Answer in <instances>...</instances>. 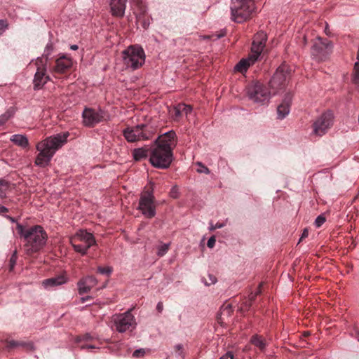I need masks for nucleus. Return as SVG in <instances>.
I'll return each mask as SVG.
<instances>
[{
	"mask_svg": "<svg viewBox=\"0 0 359 359\" xmlns=\"http://www.w3.org/2000/svg\"><path fill=\"white\" fill-rule=\"evenodd\" d=\"M69 136V132H64L38 142L36 148L39 153L34 161L35 165L40 168L48 166L56 151L67 142Z\"/></svg>",
	"mask_w": 359,
	"mask_h": 359,
	"instance_id": "1",
	"label": "nucleus"
},
{
	"mask_svg": "<svg viewBox=\"0 0 359 359\" xmlns=\"http://www.w3.org/2000/svg\"><path fill=\"white\" fill-rule=\"evenodd\" d=\"M16 230L24 240V248L28 255L39 252L46 244L48 235L41 225L26 227L17 223Z\"/></svg>",
	"mask_w": 359,
	"mask_h": 359,
	"instance_id": "2",
	"label": "nucleus"
},
{
	"mask_svg": "<svg viewBox=\"0 0 359 359\" xmlns=\"http://www.w3.org/2000/svg\"><path fill=\"white\" fill-rule=\"evenodd\" d=\"M122 59L126 69L135 71L144 64L146 55L141 46L130 45L122 51Z\"/></svg>",
	"mask_w": 359,
	"mask_h": 359,
	"instance_id": "3",
	"label": "nucleus"
},
{
	"mask_svg": "<svg viewBox=\"0 0 359 359\" xmlns=\"http://www.w3.org/2000/svg\"><path fill=\"white\" fill-rule=\"evenodd\" d=\"M255 8V4L252 0H236L231 6V18L237 23H242L252 17Z\"/></svg>",
	"mask_w": 359,
	"mask_h": 359,
	"instance_id": "4",
	"label": "nucleus"
},
{
	"mask_svg": "<svg viewBox=\"0 0 359 359\" xmlns=\"http://www.w3.org/2000/svg\"><path fill=\"white\" fill-rule=\"evenodd\" d=\"M70 243L74 251L85 255L88 249L97 245L93 234L85 229H80L70 238Z\"/></svg>",
	"mask_w": 359,
	"mask_h": 359,
	"instance_id": "5",
	"label": "nucleus"
},
{
	"mask_svg": "<svg viewBox=\"0 0 359 359\" xmlns=\"http://www.w3.org/2000/svg\"><path fill=\"white\" fill-rule=\"evenodd\" d=\"M173 161V151L154 144L149 153V163L158 169H167Z\"/></svg>",
	"mask_w": 359,
	"mask_h": 359,
	"instance_id": "6",
	"label": "nucleus"
},
{
	"mask_svg": "<svg viewBox=\"0 0 359 359\" xmlns=\"http://www.w3.org/2000/svg\"><path fill=\"white\" fill-rule=\"evenodd\" d=\"M291 75L292 69L285 63H283L276 69L269 83L273 94H276L279 90L285 88L291 78Z\"/></svg>",
	"mask_w": 359,
	"mask_h": 359,
	"instance_id": "7",
	"label": "nucleus"
},
{
	"mask_svg": "<svg viewBox=\"0 0 359 359\" xmlns=\"http://www.w3.org/2000/svg\"><path fill=\"white\" fill-rule=\"evenodd\" d=\"M137 209L147 219H151L156 216V201L152 188L141 194Z\"/></svg>",
	"mask_w": 359,
	"mask_h": 359,
	"instance_id": "8",
	"label": "nucleus"
},
{
	"mask_svg": "<svg viewBox=\"0 0 359 359\" xmlns=\"http://www.w3.org/2000/svg\"><path fill=\"white\" fill-rule=\"evenodd\" d=\"M247 94L250 100L260 105L267 104L271 93L261 82L252 81L247 87Z\"/></svg>",
	"mask_w": 359,
	"mask_h": 359,
	"instance_id": "9",
	"label": "nucleus"
},
{
	"mask_svg": "<svg viewBox=\"0 0 359 359\" xmlns=\"http://www.w3.org/2000/svg\"><path fill=\"white\" fill-rule=\"evenodd\" d=\"M109 117L108 112L100 107H85L82 112L83 124L88 128H93L102 122L107 121Z\"/></svg>",
	"mask_w": 359,
	"mask_h": 359,
	"instance_id": "10",
	"label": "nucleus"
},
{
	"mask_svg": "<svg viewBox=\"0 0 359 359\" xmlns=\"http://www.w3.org/2000/svg\"><path fill=\"white\" fill-rule=\"evenodd\" d=\"M154 131L145 124L127 127L123 130V135L128 142L147 140L153 137Z\"/></svg>",
	"mask_w": 359,
	"mask_h": 359,
	"instance_id": "11",
	"label": "nucleus"
},
{
	"mask_svg": "<svg viewBox=\"0 0 359 359\" xmlns=\"http://www.w3.org/2000/svg\"><path fill=\"white\" fill-rule=\"evenodd\" d=\"M112 322L116 330L120 333H123L130 329H134L137 325L131 309L122 313L114 315Z\"/></svg>",
	"mask_w": 359,
	"mask_h": 359,
	"instance_id": "12",
	"label": "nucleus"
},
{
	"mask_svg": "<svg viewBox=\"0 0 359 359\" xmlns=\"http://www.w3.org/2000/svg\"><path fill=\"white\" fill-rule=\"evenodd\" d=\"M333 121L332 111L330 110L325 111L313 122V133L320 137L324 135L333 125Z\"/></svg>",
	"mask_w": 359,
	"mask_h": 359,
	"instance_id": "13",
	"label": "nucleus"
},
{
	"mask_svg": "<svg viewBox=\"0 0 359 359\" xmlns=\"http://www.w3.org/2000/svg\"><path fill=\"white\" fill-rule=\"evenodd\" d=\"M332 43L327 39L318 37L311 47V55L319 61L325 60L331 53Z\"/></svg>",
	"mask_w": 359,
	"mask_h": 359,
	"instance_id": "14",
	"label": "nucleus"
},
{
	"mask_svg": "<svg viewBox=\"0 0 359 359\" xmlns=\"http://www.w3.org/2000/svg\"><path fill=\"white\" fill-rule=\"evenodd\" d=\"M35 65L36 72L33 80L34 89L39 90L50 80V76L47 74L46 64L43 63V58H38Z\"/></svg>",
	"mask_w": 359,
	"mask_h": 359,
	"instance_id": "15",
	"label": "nucleus"
},
{
	"mask_svg": "<svg viewBox=\"0 0 359 359\" xmlns=\"http://www.w3.org/2000/svg\"><path fill=\"white\" fill-rule=\"evenodd\" d=\"M267 40V36L265 32H257L254 38L251 46V53L249 55L254 60L257 61L262 53Z\"/></svg>",
	"mask_w": 359,
	"mask_h": 359,
	"instance_id": "16",
	"label": "nucleus"
},
{
	"mask_svg": "<svg viewBox=\"0 0 359 359\" xmlns=\"http://www.w3.org/2000/svg\"><path fill=\"white\" fill-rule=\"evenodd\" d=\"M176 133L174 130H170L159 136L154 142V144L159 147L170 149L172 151L177 144Z\"/></svg>",
	"mask_w": 359,
	"mask_h": 359,
	"instance_id": "17",
	"label": "nucleus"
},
{
	"mask_svg": "<svg viewBox=\"0 0 359 359\" xmlns=\"http://www.w3.org/2000/svg\"><path fill=\"white\" fill-rule=\"evenodd\" d=\"M73 65L72 59L65 54L61 55L55 62V65L51 68L54 74H65Z\"/></svg>",
	"mask_w": 359,
	"mask_h": 359,
	"instance_id": "18",
	"label": "nucleus"
},
{
	"mask_svg": "<svg viewBox=\"0 0 359 359\" xmlns=\"http://www.w3.org/2000/svg\"><path fill=\"white\" fill-rule=\"evenodd\" d=\"M137 3V11L135 13L137 23L144 29H147L150 25V18L147 15V9L142 0H133Z\"/></svg>",
	"mask_w": 359,
	"mask_h": 359,
	"instance_id": "19",
	"label": "nucleus"
},
{
	"mask_svg": "<svg viewBox=\"0 0 359 359\" xmlns=\"http://www.w3.org/2000/svg\"><path fill=\"white\" fill-rule=\"evenodd\" d=\"M97 283V279L93 276H88L80 279L77 283L79 294L82 295L89 292Z\"/></svg>",
	"mask_w": 359,
	"mask_h": 359,
	"instance_id": "20",
	"label": "nucleus"
},
{
	"mask_svg": "<svg viewBox=\"0 0 359 359\" xmlns=\"http://www.w3.org/2000/svg\"><path fill=\"white\" fill-rule=\"evenodd\" d=\"M292 96L290 93L285 95L282 102L277 107L278 118L283 119L290 113Z\"/></svg>",
	"mask_w": 359,
	"mask_h": 359,
	"instance_id": "21",
	"label": "nucleus"
},
{
	"mask_svg": "<svg viewBox=\"0 0 359 359\" xmlns=\"http://www.w3.org/2000/svg\"><path fill=\"white\" fill-rule=\"evenodd\" d=\"M67 278L64 275H59L55 277L47 278L43 280L42 285L46 290H50L55 287L66 283Z\"/></svg>",
	"mask_w": 359,
	"mask_h": 359,
	"instance_id": "22",
	"label": "nucleus"
},
{
	"mask_svg": "<svg viewBox=\"0 0 359 359\" xmlns=\"http://www.w3.org/2000/svg\"><path fill=\"white\" fill-rule=\"evenodd\" d=\"M127 0H111L110 8L111 14L116 17H122L125 13Z\"/></svg>",
	"mask_w": 359,
	"mask_h": 359,
	"instance_id": "23",
	"label": "nucleus"
},
{
	"mask_svg": "<svg viewBox=\"0 0 359 359\" xmlns=\"http://www.w3.org/2000/svg\"><path fill=\"white\" fill-rule=\"evenodd\" d=\"M256 62L251 57L248 55L246 58L241 59L234 67V71L244 74L248 68Z\"/></svg>",
	"mask_w": 359,
	"mask_h": 359,
	"instance_id": "24",
	"label": "nucleus"
},
{
	"mask_svg": "<svg viewBox=\"0 0 359 359\" xmlns=\"http://www.w3.org/2000/svg\"><path fill=\"white\" fill-rule=\"evenodd\" d=\"M250 344L254 345L260 352H264L267 346L266 339L257 334H253L250 339Z\"/></svg>",
	"mask_w": 359,
	"mask_h": 359,
	"instance_id": "25",
	"label": "nucleus"
},
{
	"mask_svg": "<svg viewBox=\"0 0 359 359\" xmlns=\"http://www.w3.org/2000/svg\"><path fill=\"white\" fill-rule=\"evenodd\" d=\"M6 348L8 350L13 349L18 347H24L27 349H32L33 344L31 342H25L22 341H15L13 339H6Z\"/></svg>",
	"mask_w": 359,
	"mask_h": 359,
	"instance_id": "26",
	"label": "nucleus"
},
{
	"mask_svg": "<svg viewBox=\"0 0 359 359\" xmlns=\"http://www.w3.org/2000/svg\"><path fill=\"white\" fill-rule=\"evenodd\" d=\"M149 154V149L145 147L134 149L132 155L135 161H140L146 158Z\"/></svg>",
	"mask_w": 359,
	"mask_h": 359,
	"instance_id": "27",
	"label": "nucleus"
},
{
	"mask_svg": "<svg viewBox=\"0 0 359 359\" xmlns=\"http://www.w3.org/2000/svg\"><path fill=\"white\" fill-rule=\"evenodd\" d=\"M11 141L13 142L14 144L20 146L23 148H26L29 145V142L27 138L22 135H13L11 137Z\"/></svg>",
	"mask_w": 359,
	"mask_h": 359,
	"instance_id": "28",
	"label": "nucleus"
},
{
	"mask_svg": "<svg viewBox=\"0 0 359 359\" xmlns=\"http://www.w3.org/2000/svg\"><path fill=\"white\" fill-rule=\"evenodd\" d=\"M184 103H179L175 105L170 112L172 114V116L174 121H178L183 115Z\"/></svg>",
	"mask_w": 359,
	"mask_h": 359,
	"instance_id": "29",
	"label": "nucleus"
},
{
	"mask_svg": "<svg viewBox=\"0 0 359 359\" xmlns=\"http://www.w3.org/2000/svg\"><path fill=\"white\" fill-rule=\"evenodd\" d=\"M15 109L14 107H9L6 111L0 116V126L6 123L11 117L14 116Z\"/></svg>",
	"mask_w": 359,
	"mask_h": 359,
	"instance_id": "30",
	"label": "nucleus"
},
{
	"mask_svg": "<svg viewBox=\"0 0 359 359\" xmlns=\"http://www.w3.org/2000/svg\"><path fill=\"white\" fill-rule=\"evenodd\" d=\"M352 81L355 85L357 90L359 93V63L358 62H355L354 65Z\"/></svg>",
	"mask_w": 359,
	"mask_h": 359,
	"instance_id": "31",
	"label": "nucleus"
},
{
	"mask_svg": "<svg viewBox=\"0 0 359 359\" xmlns=\"http://www.w3.org/2000/svg\"><path fill=\"white\" fill-rule=\"evenodd\" d=\"M53 50V45L52 43H47L43 54L42 55L43 63H47L48 60L49 59V56L50 55L52 51Z\"/></svg>",
	"mask_w": 359,
	"mask_h": 359,
	"instance_id": "32",
	"label": "nucleus"
},
{
	"mask_svg": "<svg viewBox=\"0 0 359 359\" xmlns=\"http://www.w3.org/2000/svg\"><path fill=\"white\" fill-rule=\"evenodd\" d=\"M95 337L92 336L89 333H86L83 335L77 336L75 338V342L77 344L81 343V342H90L92 341Z\"/></svg>",
	"mask_w": 359,
	"mask_h": 359,
	"instance_id": "33",
	"label": "nucleus"
},
{
	"mask_svg": "<svg viewBox=\"0 0 359 359\" xmlns=\"http://www.w3.org/2000/svg\"><path fill=\"white\" fill-rule=\"evenodd\" d=\"M18 259L17 250H14L9 259V271H13Z\"/></svg>",
	"mask_w": 359,
	"mask_h": 359,
	"instance_id": "34",
	"label": "nucleus"
},
{
	"mask_svg": "<svg viewBox=\"0 0 359 359\" xmlns=\"http://www.w3.org/2000/svg\"><path fill=\"white\" fill-rule=\"evenodd\" d=\"M170 243H164L158 248L157 255L158 257L164 256L168 251Z\"/></svg>",
	"mask_w": 359,
	"mask_h": 359,
	"instance_id": "35",
	"label": "nucleus"
},
{
	"mask_svg": "<svg viewBox=\"0 0 359 359\" xmlns=\"http://www.w3.org/2000/svg\"><path fill=\"white\" fill-rule=\"evenodd\" d=\"M175 354L177 356L182 357V358H184V347L182 344H176L174 346Z\"/></svg>",
	"mask_w": 359,
	"mask_h": 359,
	"instance_id": "36",
	"label": "nucleus"
},
{
	"mask_svg": "<svg viewBox=\"0 0 359 359\" xmlns=\"http://www.w3.org/2000/svg\"><path fill=\"white\" fill-rule=\"evenodd\" d=\"M97 272H99L101 274L107 275L109 276L112 273V268L109 267V266H107V267L98 266Z\"/></svg>",
	"mask_w": 359,
	"mask_h": 359,
	"instance_id": "37",
	"label": "nucleus"
},
{
	"mask_svg": "<svg viewBox=\"0 0 359 359\" xmlns=\"http://www.w3.org/2000/svg\"><path fill=\"white\" fill-rule=\"evenodd\" d=\"M326 221V218L323 214L318 215L315 220V226L317 228L320 227Z\"/></svg>",
	"mask_w": 359,
	"mask_h": 359,
	"instance_id": "38",
	"label": "nucleus"
},
{
	"mask_svg": "<svg viewBox=\"0 0 359 359\" xmlns=\"http://www.w3.org/2000/svg\"><path fill=\"white\" fill-rule=\"evenodd\" d=\"M225 226V224L224 222H217L215 224H214L212 222L210 223L209 230L210 231H215L217 229H221Z\"/></svg>",
	"mask_w": 359,
	"mask_h": 359,
	"instance_id": "39",
	"label": "nucleus"
},
{
	"mask_svg": "<svg viewBox=\"0 0 359 359\" xmlns=\"http://www.w3.org/2000/svg\"><path fill=\"white\" fill-rule=\"evenodd\" d=\"M8 23L6 20H0V36L6 31L8 28Z\"/></svg>",
	"mask_w": 359,
	"mask_h": 359,
	"instance_id": "40",
	"label": "nucleus"
},
{
	"mask_svg": "<svg viewBox=\"0 0 359 359\" xmlns=\"http://www.w3.org/2000/svg\"><path fill=\"white\" fill-rule=\"evenodd\" d=\"M145 353V351L144 349L143 348H140V349H137L135 350L133 353V356L134 358H140L141 356H143Z\"/></svg>",
	"mask_w": 359,
	"mask_h": 359,
	"instance_id": "41",
	"label": "nucleus"
},
{
	"mask_svg": "<svg viewBox=\"0 0 359 359\" xmlns=\"http://www.w3.org/2000/svg\"><path fill=\"white\" fill-rule=\"evenodd\" d=\"M6 196V185L0 182V198H4Z\"/></svg>",
	"mask_w": 359,
	"mask_h": 359,
	"instance_id": "42",
	"label": "nucleus"
},
{
	"mask_svg": "<svg viewBox=\"0 0 359 359\" xmlns=\"http://www.w3.org/2000/svg\"><path fill=\"white\" fill-rule=\"evenodd\" d=\"M170 196L173 198H177L179 197L178 189L177 187H173L170 191Z\"/></svg>",
	"mask_w": 359,
	"mask_h": 359,
	"instance_id": "43",
	"label": "nucleus"
},
{
	"mask_svg": "<svg viewBox=\"0 0 359 359\" xmlns=\"http://www.w3.org/2000/svg\"><path fill=\"white\" fill-rule=\"evenodd\" d=\"M234 354L232 351H227L224 355H222L219 359H233Z\"/></svg>",
	"mask_w": 359,
	"mask_h": 359,
	"instance_id": "44",
	"label": "nucleus"
},
{
	"mask_svg": "<svg viewBox=\"0 0 359 359\" xmlns=\"http://www.w3.org/2000/svg\"><path fill=\"white\" fill-rule=\"evenodd\" d=\"M215 242H216L215 238L214 236H211L208 241V243H207L208 247L210 248H212L215 245Z\"/></svg>",
	"mask_w": 359,
	"mask_h": 359,
	"instance_id": "45",
	"label": "nucleus"
},
{
	"mask_svg": "<svg viewBox=\"0 0 359 359\" xmlns=\"http://www.w3.org/2000/svg\"><path fill=\"white\" fill-rule=\"evenodd\" d=\"M183 114L188 115L192 111V107L190 105L184 103Z\"/></svg>",
	"mask_w": 359,
	"mask_h": 359,
	"instance_id": "46",
	"label": "nucleus"
},
{
	"mask_svg": "<svg viewBox=\"0 0 359 359\" xmlns=\"http://www.w3.org/2000/svg\"><path fill=\"white\" fill-rule=\"evenodd\" d=\"M231 311V307L229 304V305L226 306L224 308H222L221 315H225V314L229 315Z\"/></svg>",
	"mask_w": 359,
	"mask_h": 359,
	"instance_id": "47",
	"label": "nucleus"
},
{
	"mask_svg": "<svg viewBox=\"0 0 359 359\" xmlns=\"http://www.w3.org/2000/svg\"><path fill=\"white\" fill-rule=\"evenodd\" d=\"M80 348L81 349H95V348H98V347L95 346V345L85 344L81 345Z\"/></svg>",
	"mask_w": 359,
	"mask_h": 359,
	"instance_id": "48",
	"label": "nucleus"
},
{
	"mask_svg": "<svg viewBox=\"0 0 359 359\" xmlns=\"http://www.w3.org/2000/svg\"><path fill=\"white\" fill-rule=\"evenodd\" d=\"M261 292V290H260V288H257V291L255 292V294H251L250 296V302H252L253 300H255V297L259 294Z\"/></svg>",
	"mask_w": 359,
	"mask_h": 359,
	"instance_id": "49",
	"label": "nucleus"
},
{
	"mask_svg": "<svg viewBox=\"0 0 359 359\" xmlns=\"http://www.w3.org/2000/svg\"><path fill=\"white\" fill-rule=\"evenodd\" d=\"M198 172H200V173H203H203H205V174H209L210 173V170L206 166L203 165L201 169H200V170L198 169Z\"/></svg>",
	"mask_w": 359,
	"mask_h": 359,
	"instance_id": "50",
	"label": "nucleus"
},
{
	"mask_svg": "<svg viewBox=\"0 0 359 359\" xmlns=\"http://www.w3.org/2000/svg\"><path fill=\"white\" fill-rule=\"evenodd\" d=\"M8 212V209L6 207L0 204V215L6 213Z\"/></svg>",
	"mask_w": 359,
	"mask_h": 359,
	"instance_id": "51",
	"label": "nucleus"
},
{
	"mask_svg": "<svg viewBox=\"0 0 359 359\" xmlns=\"http://www.w3.org/2000/svg\"><path fill=\"white\" fill-rule=\"evenodd\" d=\"M163 309V303L162 302H158L156 305V310L159 312V313H161Z\"/></svg>",
	"mask_w": 359,
	"mask_h": 359,
	"instance_id": "52",
	"label": "nucleus"
},
{
	"mask_svg": "<svg viewBox=\"0 0 359 359\" xmlns=\"http://www.w3.org/2000/svg\"><path fill=\"white\" fill-rule=\"evenodd\" d=\"M308 236H309V231H308V230H307V229H304V230L303 231V232H302V236H301V238H300L299 241H300L302 239H303V238H306Z\"/></svg>",
	"mask_w": 359,
	"mask_h": 359,
	"instance_id": "53",
	"label": "nucleus"
},
{
	"mask_svg": "<svg viewBox=\"0 0 359 359\" xmlns=\"http://www.w3.org/2000/svg\"><path fill=\"white\" fill-rule=\"evenodd\" d=\"M92 299V297L91 296H86V297H83L81 298V303H84L90 299Z\"/></svg>",
	"mask_w": 359,
	"mask_h": 359,
	"instance_id": "54",
	"label": "nucleus"
},
{
	"mask_svg": "<svg viewBox=\"0 0 359 359\" xmlns=\"http://www.w3.org/2000/svg\"><path fill=\"white\" fill-rule=\"evenodd\" d=\"M210 280H211L212 283H205V284L206 285H210V284H213V283H215V281H216V278H215V277H212V276H210Z\"/></svg>",
	"mask_w": 359,
	"mask_h": 359,
	"instance_id": "55",
	"label": "nucleus"
},
{
	"mask_svg": "<svg viewBox=\"0 0 359 359\" xmlns=\"http://www.w3.org/2000/svg\"><path fill=\"white\" fill-rule=\"evenodd\" d=\"M6 217L7 219H8L13 223L16 222V219L14 217H11L9 215H6Z\"/></svg>",
	"mask_w": 359,
	"mask_h": 359,
	"instance_id": "56",
	"label": "nucleus"
},
{
	"mask_svg": "<svg viewBox=\"0 0 359 359\" xmlns=\"http://www.w3.org/2000/svg\"><path fill=\"white\" fill-rule=\"evenodd\" d=\"M78 48H79V46L76 44H73V45L70 46V49L72 50H78Z\"/></svg>",
	"mask_w": 359,
	"mask_h": 359,
	"instance_id": "57",
	"label": "nucleus"
},
{
	"mask_svg": "<svg viewBox=\"0 0 359 359\" xmlns=\"http://www.w3.org/2000/svg\"><path fill=\"white\" fill-rule=\"evenodd\" d=\"M197 165H198V166L201 167V168L203 167V165H203L202 163H201V162H198V163H197Z\"/></svg>",
	"mask_w": 359,
	"mask_h": 359,
	"instance_id": "58",
	"label": "nucleus"
},
{
	"mask_svg": "<svg viewBox=\"0 0 359 359\" xmlns=\"http://www.w3.org/2000/svg\"><path fill=\"white\" fill-rule=\"evenodd\" d=\"M358 341H359V333L358 334Z\"/></svg>",
	"mask_w": 359,
	"mask_h": 359,
	"instance_id": "59",
	"label": "nucleus"
}]
</instances>
